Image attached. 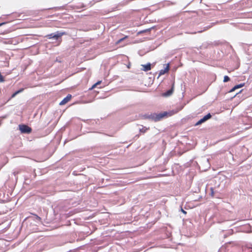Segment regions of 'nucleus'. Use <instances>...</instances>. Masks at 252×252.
I'll list each match as a JSON object with an SVG mask.
<instances>
[{
  "label": "nucleus",
  "instance_id": "obj_1",
  "mask_svg": "<svg viewBox=\"0 0 252 252\" xmlns=\"http://www.w3.org/2000/svg\"><path fill=\"white\" fill-rule=\"evenodd\" d=\"M181 109H176L169 111V112H163L158 114L156 115V117L154 119L155 121H158L163 119L164 117H170L176 113H177Z\"/></svg>",
  "mask_w": 252,
  "mask_h": 252
},
{
  "label": "nucleus",
  "instance_id": "obj_2",
  "mask_svg": "<svg viewBox=\"0 0 252 252\" xmlns=\"http://www.w3.org/2000/svg\"><path fill=\"white\" fill-rule=\"evenodd\" d=\"M19 129L22 133H30L32 132V128L25 125H19Z\"/></svg>",
  "mask_w": 252,
  "mask_h": 252
},
{
  "label": "nucleus",
  "instance_id": "obj_3",
  "mask_svg": "<svg viewBox=\"0 0 252 252\" xmlns=\"http://www.w3.org/2000/svg\"><path fill=\"white\" fill-rule=\"evenodd\" d=\"M64 32H58L57 33H51L46 35L48 38H55L58 39L59 37H61L62 35L64 34Z\"/></svg>",
  "mask_w": 252,
  "mask_h": 252
},
{
  "label": "nucleus",
  "instance_id": "obj_4",
  "mask_svg": "<svg viewBox=\"0 0 252 252\" xmlns=\"http://www.w3.org/2000/svg\"><path fill=\"white\" fill-rule=\"evenodd\" d=\"M212 116L210 114V113H208L206 116H204L203 118L201 119L200 120H199L195 124V126H198L202 123L206 122L207 120H209L211 118Z\"/></svg>",
  "mask_w": 252,
  "mask_h": 252
},
{
  "label": "nucleus",
  "instance_id": "obj_5",
  "mask_svg": "<svg viewBox=\"0 0 252 252\" xmlns=\"http://www.w3.org/2000/svg\"><path fill=\"white\" fill-rule=\"evenodd\" d=\"M72 96L70 94H68L67 96L64 98L60 103V105H63L67 103L70 100Z\"/></svg>",
  "mask_w": 252,
  "mask_h": 252
},
{
  "label": "nucleus",
  "instance_id": "obj_6",
  "mask_svg": "<svg viewBox=\"0 0 252 252\" xmlns=\"http://www.w3.org/2000/svg\"><path fill=\"white\" fill-rule=\"evenodd\" d=\"M169 64L167 63L166 64V67L164 69H161L159 71V76L164 75V74L167 73L169 70Z\"/></svg>",
  "mask_w": 252,
  "mask_h": 252
},
{
  "label": "nucleus",
  "instance_id": "obj_7",
  "mask_svg": "<svg viewBox=\"0 0 252 252\" xmlns=\"http://www.w3.org/2000/svg\"><path fill=\"white\" fill-rule=\"evenodd\" d=\"M142 70L145 71H147L151 69V64L148 63L146 64L142 65Z\"/></svg>",
  "mask_w": 252,
  "mask_h": 252
},
{
  "label": "nucleus",
  "instance_id": "obj_8",
  "mask_svg": "<svg viewBox=\"0 0 252 252\" xmlns=\"http://www.w3.org/2000/svg\"><path fill=\"white\" fill-rule=\"evenodd\" d=\"M174 82L172 84L171 89L170 90L167 91L165 93H164V96H167L170 95L173 93V90H174Z\"/></svg>",
  "mask_w": 252,
  "mask_h": 252
},
{
  "label": "nucleus",
  "instance_id": "obj_9",
  "mask_svg": "<svg viewBox=\"0 0 252 252\" xmlns=\"http://www.w3.org/2000/svg\"><path fill=\"white\" fill-rule=\"evenodd\" d=\"M245 85V84L244 83H242V84H239V85H236L231 90H230V92H233L236 89H237L238 88H242L243 87H244Z\"/></svg>",
  "mask_w": 252,
  "mask_h": 252
},
{
  "label": "nucleus",
  "instance_id": "obj_10",
  "mask_svg": "<svg viewBox=\"0 0 252 252\" xmlns=\"http://www.w3.org/2000/svg\"><path fill=\"white\" fill-rule=\"evenodd\" d=\"M23 90H24V89L22 88V89H20L19 90L15 92L14 93H13L12 94V95H11V98L14 97L17 94H19L20 93L22 92L23 91Z\"/></svg>",
  "mask_w": 252,
  "mask_h": 252
},
{
  "label": "nucleus",
  "instance_id": "obj_11",
  "mask_svg": "<svg viewBox=\"0 0 252 252\" xmlns=\"http://www.w3.org/2000/svg\"><path fill=\"white\" fill-rule=\"evenodd\" d=\"M149 129V127L147 128L145 126H143L140 129V131L142 133H145Z\"/></svg>",
  "mask_w": 252,
  "mask_h": 252
},
{
  "label": "nucleus",
  "instance_id": "obj_12",
  "mask_svg": "<svg viewBox=\"0 0 252 252\" xmlns=\"http://www.w3.org/2000/svg\"><path fill=\"white\" fill-rule=\"evenodd\" d=\"M230 80V78L228 76H224L223 79L224 82H227Z\"/></svg>",
  "mask_w": 252,
  "mask_h": 252
},
{
  "label": "nucleus",
  "instance_id": "obj_13",
  "mask_svg": "<svg viewBox=\"0 0 252 252\" xmlns=\"http://www.w3.org/2000/svg\"><path fill=\"white\" fill-rule=\"evenodd\" d=\"M33 215L35 217L36 220H37L39 221H41V219L40 217H39L36 214H33Z\"/></svg>",
  "mask_w": 252,
  "mask_h": 252
},
{
  "label": "nucleus",
  "instance_id": "obj_14",
  "mask_svg": "<svg viewBox=\"0 0 252 252\" xmlns=\"http://www.w3.org/2000/svg\"><path fill=\"white\" fill-rule=\"evenodd\" d=\"M4 81V79L3 78V77L0 75V82H3Z\"/></svg>",
  "mask_w": 252,
  "mask_h": 252
},
{
  "label": "nucleus",
  "instance_id": "obj_15",
  "mask_svg": "<svg viewBox=\"0 0 252 252\" xmlns=\"http://www.w3.org/2000/svg\"><path fill=\"white\" fill-rule=\"evenodd\" d=\"M127 36H126L124 38H121L120 39H119L118 42H117V43H120L121 41H122L124 39H125L126 38Z\"/></svg>",
  "mask_w": 252,
  "mask_h": 252
},
{
  "label": "nucleus",
  "instance_id": "obj_16",
  "mask_svg": "<svg viewBox=\"0 0 252 252\" xmlns=\"http://www.w3.org/2000/svg\"><path fill=\"white\" fill-rule=\"evenodd\" d=\"M144 32V31L142 30V31H140L138 32L137 34H142V33H143Z\"/></svg>",
  "mask_w": 252,
  "mask_h": 252
},
{
  "label": "nucleus",
  "instance_id": "obj_17",
  "mask_svg": "<svg viewBox=\"0 0 252 252\" xmlns=\"http://www.w3.org/2000/svg\"><path fill=\"white\" fill-rule=\"evenodd\" d=\"M143 31L144 32H149L150 31V29H148L144 30Z\"/></svg>",
  "mask_w": 252,
  "mask_h": 252
},
{
  "label": "nucleus",
  "instance_id": "obj_18",
  "mask_svg": "<svg viewBox=\"0 0 252 252\" xmlns=\"http://www.w3.org/2000/svg\"><path fill=\"white\" fill-rule=\"evenodd\" d=\"M101 81H98V82H97L96 83H95L97 86L99 85L100 83H101Z\"/></svg>",
  "mask_w": 252,
  "mask_h": 252
},
{
  "label": "nucleus",
  "instance_id": "obj_19",
  "mask_svg": "<svg viewBox=\"0 0 252 252\" xmlns=\"http://www.w3.org/2000/svg\"><path fill=\"white\" fill-rule=\"evenodd\" d=\"M96 86H97V85H96L95 84H94V85H93V86H92V87L91 89H94V88H95Z\"/></svg>",
  "mask_w": 252,
  "mask_h": 252
},
{
  "label": "nucleus",
  "instance_id": "obj_20",
  "mask_svg": "<svg viewBox=\"0 0 252 252\" xmlns=\"http://www.w3.org/2000/svg\"><path fill=\"white\" fill-rule=\"evenodd\" d=\"M181 211L184 214H187V212L185 211L184 210H183V209H181Z\"/></svg>",
  "mask_w": 252,
  "mask_h": 252
},
{
  "label": "nucleus",
  "instance_id": "obj_21",
  "mask_svg": "<svg viewBox=\"0 0 252 252\" xmlns=\"http://www.w3.org/2000/svg\"><path fill=\"white\" fill-rule=\"evenodd\" d=\"M3 24H4V23H0V26H2Z\"/></svg>",
  "mask_w": 252,
  "mask_h": 252
}]
</instances>
